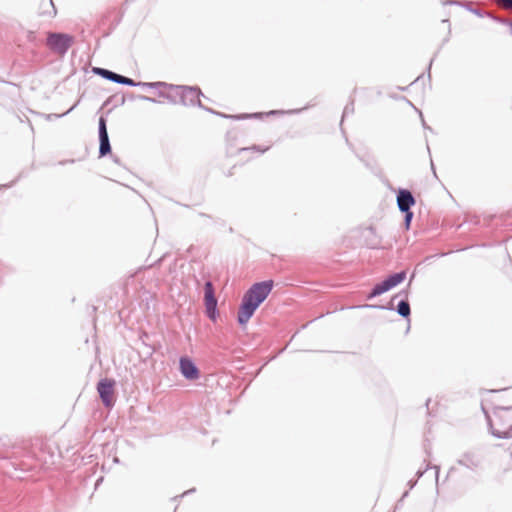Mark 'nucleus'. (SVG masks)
I'll return each instance as SVG.
<instances>
[{
  "mask_svg": "<svg viewBox=\"0 0 512 512\" xmlns=\"http://www.w3.org/2000/svg\"><path fill=\"white\" fill-rule=\"evenodd\" d=\"M130 87H142V88H149V89H159L164 88L166 90H169V86H173V84H169L166 82H136L134 81V84L129 85Z\"/></svg>",
  "mask_w": 512,
  "mask_h": 512,
  "instance_id": "nucleus-13",
  "label": "nucleus"
},
{
  "mask_svg": "<svg viewBox=\"0 0 512 512\" xmlns=\"http://www.w3.org/2000/svg\"><path fill=\"white\" fill-rule=\"evenodd\" d=\"M404 214L403 226L405 230H409L411 227V223L414 217V213L412 210L402 212Z\"/></svg>",
  "mask_w": 512,
  "mask_h": 512,
  "instance_id": "nucleus-21",
  "label": "nucleus"
},
{
  "mask_svg": "<svg viewBox=\"0 0 512 512\" xmlns=\"http://www.w3.org/2000/svg\"><path fill=\"white\" fill-rule=\"evenodd\" d=\"M74 43V37L62 32H48L46 46L53 53L64 56Z\"/></svg>",
  "mask_w": 512,
  "mask_h": 512,
  "instance_id": "nucleus-5",
  "label": "nucleus"
},
{
  "mask_svg": "<svg viewBox=\"0 0 512 512\" xmlns=\"http://www.w3.org/2000/svg\"><path fill=\"white\" fill-rule=\"evenodd\" d=\"M430 401H431L430 399H427V401H426V407H427V409H429V403H430Z\"/></svg>",
  "mask_w": 512,
  "mask_h": 512,
  "instance_id": "nucleus-44",
  "label": "nucleus"
},
{
  "mask_svg": "<svg viewBox=\"0 0 512 512\" xmlns=\"http://www.w3.org/2000/svg\"><path fill=\"white\" fill-rule=\"evenodd\" d=\"M417 480L418 479H416V480L411 479V480L408 481V486H409L410 489H412L416 485Z\"/></svg>",
  "mask_w": 512,
  "mask_h": 512,
  "instance_id": "nucleus-36",
  "label": "nucleus"
},
{
  "mask_svg": "<svg viewBox=\"0 0 512 512\" xmlns=\"http://www.w3.org/2000/svg\"><path fill=\"white\" fill-rule=\"evenodd\" d=\"M424 449H425V452H426L427 456L429 457L431 455V452H430V449H429V445L425 444L424 445Z\"/></svg>",
  "mask_w": 512,
  "mask_h": 512,
  "instance_id": "nucleus-37",
  "label": "nucleus"
},
{
  "mask_svg": "<svg viewBox=\"0 0 512 512\" xmlns=\"http://www.w3.org/2000/svg\"><path fill=\"white\" fill-rule=\"evenodd\" d=\"M430 468L435 469V477H436V481H438L439 472H440V467H439V466H437V465L432 466L430 463H427V464H426L425 469H423V470H422V469H419V470L417 471V473H416L417 479L421 478V477L424 475V473H425L428 469H430Z\"/></svg>",
  "mask_w": 512,
  "mask_h": 512,
  "instance_id": "nucleus-18",
  "label": "nucleus"
},
{
  "mask_svg": "<svg viewBox=\"0 0 512 512\" xmlns=\"http://www.w3.org/2000/svg\"><path fill=\"white\" fill-rule=\"evenodd\" d=\"M431 170L433 171V173L436 175V172H435V166H434V163L433 161L431 160Z\"/></svg>",
  "mask_w": 512,
  "mask_h": 512,
  "instance_id": "nucleus-41",
  "label": "nucleus"
},
{
  "mask_svg": "<svg viewBox=\"0 0 512 512\" xmlns=\"http://www.w3.org/2000/svg\"><path fill=\"white\" fill-rule=\"evenodd\" d=\"M179 370L181 375L189 381L197 380L200 377V371L195 362L188 356H182L179 359Z\"/></svg>",
  "mask_w": 512,
  "mask_h": 512,
  "instance_id": "nucleus-10",
  "label": "nucleus"
},
{
  "mask_svg": "<svg viewBox=\"0 0 512 512\" xmlns=\"http://www.w3.org/2000/svg\"><path fill=\"white\" fill-rule=\"evenodd\" d=\"M250 150H253V151H256V152H258L260 154H263V153H265L266 151L269 150V146L262 147L260 145H253L251 147L240 148L238 151L241 153V152L250 151Z\"/></svg>",
  "mask_w": 512,
  "mask_h": 512,
  "instance_id": "nucleus-22",
  "label": "nucleus"
},
{
  "mask_svg": "<svg viewBox=\"0 0 512 512\" xmlns=\"http://www.w3.org/2000/svg\"><path fill=\"white\" fill-rule=\"evenodd\" d=\"M193 492H195V488L189 489V490L185 491L183 494H181L179 496H175L174 498H172V500H177L178 498H182L185 495L193 493Z\"/></svg>",
  "mask_w": 512,
  "mask_h": 512,
  "instance_id": "nucleus-30",
  "label": "nucleus"
},
{
  "mask_svg": "<svg viewBox=\"0 0 512 512\" xmlns=\"http://www.w3.org/2000/svg\"><path fill=\"white\" fill-rule=\"evenodd\" d=\"M15 182H16V180H15V181H12L11 183H9V184H7V185H4V186H5V187H8V188H9V187H12V186L14 185V183H15Z\"/></svg>",
  "mask_w": 512,
  "mask_h": 512,
  "instance_id": "nucleus-42",
  "label": "nucleus"
},
{
  "mask_svg": "<svg viewBox=\"0 0 512 512\" xmlns=\"http://www.w3.org/2000/svg\"><path fill=\"white\" fill-rule=\"evenodd\" d=\"M74 107H75V105H74V106H72L71 108H69V110H68V111H66L65 113H63V114H61V115H56V117H62V116L67 115L70 111H72V110L74 109Z\"/></svg>",
  "mask_w": 512,
  "mask_h": 512,
  "instance_id": "nucleus-38",
  "label": "nucleus"
},
{
  "mask_svg": "<svg viewBox=\"0 0 512 512\" xmlns=\"http://www.w3.org/2000/svg\"><path fill=\"white\" fill-rule=\"evenodd\" d=\"M407 273L405 270L392 273L388 275L385 279L389 283L390 287L393 289L394 287L401 284L406 279Z\"/></svg>",
  "mask_w": 512,
  "mask_h": 512,
  "instance_id": "nucleus-14",
  "label": "nucleus"
},
{
  "mask_svg": "<svg viewBox=\"0 0 512 512\" xmlns=\"http://www.w3.org/2000/svg\"><path fill=\"white\" fill-rule=\"evenodd\" d=\"M415 275H416V273H415V271H414V272L411 274V276H410L409 284H410V283L412 282V280L415 278Z\"/></svg>",
  "mask_w": 512,
  "mask_h": 512,
  "instance_id": "nucleus-40",
  "label": "nucleus"
},
{
  "mask_svg": "<svg viewBox=\"0 0 512 512\" xmlns=\"http://www.w3.org/2000/svg\"><path fill=\"white\" fill-rule=\"evenodd\" d=\"M373 287H374V292H377L379 296L392 289L386 279L375 284Z\"/></svg>",
  "mask_w": 512,
  "mask_h": 512,
  "instance_id": "nucleus-17",
  "label": "nucleus"
},
{
  "mask_svg": "<svg viewBox=\"0 0 512 512\" xmlns=\"http://www.w3.org/2000/svg\"><path fill=\"white\" fill-rule=\"evenodd\" d=\"M408 495V491H406L404 494H403V498L406 497Z\"/></svg>",
  "mask_w": 512,
  "mask_h": 512,
  "instance_id": "nucleus-48",
  "label": "nucleus"
},
{
  "mask_svg": "<svg viewBox=\"0 0 512 512\" xmlns=\"http://www.w3.org/2000/svg\"><path fill=\"white\" fill-rule=\"evenodd\" d=\"M99 158L111 155V143L107 131V119L101 115L98 121Z\"/></svg>",
  "mask_w": 512,
  "mask_h": 512,
  "instance_id": "nucleus-8",
  "label": "nucleus"
},
{
  "mask_svg": "<svg viewBox=\"0 0 512 512\" xmlns=\"http://www.w3.org/2000/svg\"><path fill=\"white\" fill-rule=\"evenodd\" d=\"M127 97L131 101H134V100L138 99V95L134 94V93H129Z\"/></svg>",
  "mask_w": 512,
  "mask_h": 512,
  "instance_id": "nucleus-35",
  "label": "nucleus"
},
{
  "mask_svg": "<svg viewBox=\"0 0 512 512\" xmlns=\"http://www.w3.org/2000/svg\"><path fill=\"white\" fill-rule=\"evenodd\" d=\"M204 305L206 316L212 322H216L219 317L218 299L215 295L213 283L210 280L204 284Z\"/></svg>",
  "mask_w": 512,
  "mask_h": 512,
  "instance_id": "nucleus-6",
  "label": "nucleus"
},
{
  "mask_svg": "<svg viewBox=\"0 0 512 512\" xmlns=\"http://www.w3.org/2000/svg\"><path fill=\"white\" fill-rule=\"evenodd\" d=\"M463 7H465L469 12L473 13L474 15L478 16V17H485V16H489L493 19L494 16L490 15L489 13L481 10V9H478V8H473L471 6V3L469 1H465L463 4H461Z\"/></svg>",
  "mask_w": 512,
  "mask_h": 512,
  "instance_id": "nucleus-16",
  "label": "nucleus"
},
{
  "mask_svg": "<svg viewBox=\"0 0 512 512\" xmlns=\"http://www.w3.org/2000/svg\"><path fill=\"white\" fill-rule=\"evenodd\" d=\"M135 1L136 0H126V2H130V3L135 2Z\"/></svg>",
  "mask_w": 512,
  "mask_h": 512,
  "instance_id": "nucleus-49",
  "label": "nucleus"
},
{
  "mask_svg": "<svg viewBox=\"0 0 512 512\" xmlns=\"http://www.w3.org/2000/svg\"><path fill=\"white\" fill-rule=\"evenodd\" d=\"M138 100L151 102V103H160V101H158L157 99H155L153 97H149V96L141 95V94H138Z\"/></svg>",
  "mask_w": 512,
  "mask_h": 512,
  "instance_id": "nucleus-27",
  "label": "nucleus"
},
{
  "mask_svg": "<svg viewBox=\"0 0 512 512\" xmlns=\"http://www.w3.org/2000/svg\"><path fill=\"white\" fill-rule=\"evenodd\" d=\"M110 156H111V158H112V160H113V162H114V163H116V164L120 165V158H119L118 156L113 155L112 153H111V155H110Z\"/></svg>",
  "mask_w": 512,
  "mask_h": 512,
  "instance_id": "nucleus-34",
  "label": "nucleus"
},
{
  "mask_svg": "<svg viewBox=\"0 0 512 512\" xmlns=\"http://www.w3.org/2000/svg\"><path fill=\"white\" fill-rule=\"evenodd\" d=\"M493 20H495L501 24L508 25L510 27V32L512 34V20L507 21V20L500 19L499 17H493Z\"/></svg>",
  "mask_w": 512,
  "mask_h": 512,
  "instance_id": "nucleus-28",
  "label": "nucleus"
},
{
  "mask_svg": "<svg viewBox=\"0 0 512 512\" xmlns=\"http://www.w3.org/2000/svg\"><path fill=\"white\" fill-rule=\"evenodd\" d=\"M41 10H48V9H47V7H44V8H43V7L41 6V7H40V11H41Z\"/></svg>",
  "mask_w": 512,
  "mask_h": 512,
  "instance_id": "nucleus-45",
  "label": "nucleus"
},
{
  "mask_svg": "<svg viewBox=\"0 0 512 512\" xmlns=\"http://www.w3.org/2000/svg\"><path fill=\"white\" fill-rule=\"evenodd\" d=\"M457 463L461 466L473 470L478 467L479 460L475 458L474 454L465 453L460 459L457 460Z\"/></svg>",
  "mask_w": 512,
  "mask_h": 512,
  "instance_id": "nucleus-12",
  "label": "nucleus"
},
{
  "mask_svg": "<svg viewBox=\"0 0 512 512\" xmlns=\"http://www.w3.org/2000/svg\"><path fill=\"white\" fill-rule=\"evenodd\" d=\"M419 114H420V117H421V120H422L423 128L426 129V130L432 131V128L430 126H428L427 123L425 122L421 111H419Z\"/></svg>",
  "mask_w": 512,
  "mask_h": 512,
  "instance_id": "nucleus-31",
  "label": "nucleus"
},
{
  "mask_svg": "<svg viewBox=\"0 0 512 512\" xmlns=\"http://www.w3.org/2000/svg\"><path fill=\"white\" fill-rule=\"evenodd\" d=\"M274 287L273 280L256 282L244 293L237 312V322L246 326L256 310L267 299Z\"/></svg>",
  "mask_w": 512,
  "mask_h": 512,
  "instance_id": "nucleus-1",
  "label": "nucleus"
},
{
  "mask_svg": "<svg viewBox=\"0 0 512 512\" xmlns=\"http://www.w3.org/2000/svg\"><path fill=\"white\" fill-rule=\"evenodd\" d=\"M449 41V37H446L443 42H442V45L440 46V48L436 51V53L434 54V56L432 57V59L430 60L429 64H428V67H427V75H428V79L430 80L431 79V67H432V64H433V61L434 59L437 57L440 49L442 48L443 45H445L447 42Z\"/></svg>",
  "mask_w": 512,
  "mask_h": 512,
  "instance_id": "nucleus-23",
  "label": "nucleus"
},
{
  "mask_svg": "<svg viewBox=\"0 0 512 512\" xmlns=\"http://www.w3.org/2000/svg\"><path fill=\"white\" fill-rule=\"evenodd\" d=\"M198 215L200 217L204 218L206 225L216 224L220 220V218L213 217L212 215H209V214H206V213H202V212H200Z\"/></svg>",
  "mask_w": 512,
  "mask_h": 512,
  "instance_id": "nucleus-25",
  "label": "nucleus"
},
{
  "mask_svg": "<svg viewBox=\"0 0 512 512\" xmlns=\"http://www.w3.org/2000/svg\"><path fill=\"white\" fill-rule=\"evenodd\" d=\"M443 4L444 5H460L461 3L457 0H447Z\"/></svg>",
  "mask_w": 512,
  "mask_h": 512,
  "instance_id": "nucleus-32",
  "label": "nucleus"
},
{
  "mask_svg": "<svg viewBox=\"0 0 512 512\" xmlns=\"http://www.w3.org/2000/svg\"><path fill=\"white\" fill-rule=\"evenodd\" d=\"M169 90L178 91L180 95L179 104L183 106H198L212 114H215L217 116H220L222 118L227 119H246L251 117H258V114H238V115H231V114H225L219 111H215L211 108L205 107L202 105L200 101V97L203 96L202 91L197 86H186V85H174L169 86Z\"/></svg>",
  "mask_w": 512,
  "mask_h": 512,
  "instance_id": "nucleus-2",
  "label": "nucleus"
},
{
  "mask_svg": "<svg viewBox=\"0 0 512 512\" xmlns=\"http://www.w3.org/2000/svg\"><path fill=\"white\" fill-rule=\"evenodd\" d=\"M500 390H496V389H493V390H490V392H499Z\"/></svg>",
  "mask_w": 512,
  "mask_h": 512,
  "instance_id": "nucleus-47",
  "label": "nucleus"
},
{
  "mask_svg": "<svg viewBox=\"0 0 512 512\" xmlns=\"http://www.w3.org/2000/svg\"><path fill=\"white\" fill-rule=\"evenodd\" d=\"M112 100H116L117 101V104L119 105H123L126 101V96L125 95H121L118 99V96L117 95H113L112 97H110L106 102L105 104L109 103L110 101Z\"/></svg>",
  "mask_w": 512,
  "mask_h": 512,
  "instance_id": "nucleus-26",
  "label": "nucleus"
},
{
  "mask_svg": "<svg viewBox=\"0 0 512 512\" xmlns=\"http://www.w3.org/2000/svg\"><path fill=\"white\" fill-rule=\"evenodd\" d=\"M158 94L160 97L167 99L172 104H179L181 94L178 91L167 90L165 92V91L159 90Z\"/></svg>",
  "mask_w": 512,
  "mask_h": 512,
  "instance_id": "nucleus-15",
  "label": "nucleus"
},
{
  "mask_svg": "<svg viewBox=\"0 0 512 512\" xmlns=\"http://www.w3.org/2000/svg\"><path fill=\"white\" fill-rule=\"evenodd\" d=\"M12 271V269L10 267H8L7 265H5L4 263L0 262V272H3V271Z\"/></svg>",
  "mask_w": 512,
  "mask_h": 512,
  "instance_id": "nucleus-33",
  "label": "nucleus"
},
{
  "mask_svg": "<svg viewBox=\"0 0 512 512\" xmlns=\"http://www.w3.org/2000/svg\"><path fill=\"white\" fill-rule=\"evenodd\" d=\"M396 202L400 212H406L416 204L413 193L406 188H399L396 193Z\"/></svg>",
  "mask_w": 512,
  "mask_h": 512,
  "instance_id": "nucleus-11",
  "label": "nucleus"
},
{
  "mask_svg": "<svg viewBox=\"0 0 512 512\" xmlns=\"http://www.w3.org/2000/svg\"><path fill=\"white\" fill-rule=\"evenodd\" d=\"M482 411L485 415L487 425L490 433L498 439H511L512 438V406H495L493 408V416L495 423L489 412L482 406Z\"/></svg>",
  "mask_w": 512,
  "mask_h": 512,
  "instance_id": "nucleus-3",
  "label": "nucleus"
},
{
  "mask_svg": "<svg viewBox=\"0 0 512 512\" xmlns=\"http://www.w3.org/2000/svg\"><path fill=\"white\" fill-rule=\"evenodd\" d=\"M353 113H354V100L351 99L350 102L347 103L346 106L344 107L341 123L343 122V120L346 116H348L349 114H353Z\"/></svg>",
  "mask_w": 512,
  "mask_h": 512,
  "instance_id": "nucleus-24",
  "label": "nucleus"
},
{
  "mask_svg": "<svg viewBox=\"0 0 512 512\" xmlns=\"http://www.w3.org/2000/svg\"><path fill=\"white\" fill-rule=\"evenodd\" d=\"M313 105L311 104H308L307 106L303 107V108H300V109H292V110H289V111H283V110H272L269 112L270 115H276V114H284V113H287V114H298L306 109H308L309 107H312Z\"/></svg>",
  "mask_w": 512,
  "mask_h": 512,
  "instance_id": "nucleus-19",
  "label": "nucleus"
},
{
  "mask_svg": "<svg viewBox=\"0 0 512 512\" xmlns=\"http://www.w3.org/2000/svg\"><path fill=\"white\" fill-rule=\"evenodd\" d=\"M115 380L112 378H102L97 383V392L106 408H111L115 404L114 387Z\"/></svg>",
  "mask_w": 512,
  "mask_h": 512,
  "instance_id": "nucleus-7",
  "label": "nucleus"
},
{
  "mask_svg": "<svg viewBox=\"0 0 512 512\" xmlns=\"http://www.w3.org/2000/svg\"><path fill=\"white\" fill-rule=\"evenodd\" d=\"M233 132L232 131H228L227 134H226V139L227 141H230V139L233 137L232 136Z\"/></svg>",
  "mask_w": 512,
  "mask_h": 512,
  "instance_id": "nucleus-39",
  "label": "nucleus"
},
{
  "mask_svg": "<svg viewBox=\"0 0 512 512\" xmlns=\"http://www.w3.org/2000/svg\"><path fill=\"white\" fill-rule=\"evenodd\" d=\"M379 296L377 292H374V287L369 291V293L366 295L367 300H371L375 297Z\"/></svg>",
  "mask_w": 512,
  "mask_h": 512,
  "instance_id": "nucleus-29",
  "label": "nucleus"
},
{
  "mask_svg": "<svg viewBox=\"0 0 512 512\" xmlns=\"http://www.w3.org/2000/svg\"><path fill=\"white\" fill-rule=\"evenodd\" d=\"M399 89H400V90H402V91H405V90H406V88H405V87H399Z\"/></svg>",
  "mask_w": 512,
  "mask_h": 512,
  "instance_id": "nucleus-46",
  "label": "nucleus"
},
{
  "mask_svg": "<svg viewBox=\"0 0 512 512\" xmlns=\"http://www.w3.org/2000/svg\"><path fill=\"white\" fill-rule=\"evenodd\" d=\"M408 290L404 289L393 295L390 302L382 304H362L353 308L360 309H379V310H395L398 315L410 322L411 307L408 301Z\"/></svg>",
  "mask_w": 512,
  "mask_h": 512,
  "instance_id": "nucleus-4",
  "label": "nucleus"
},
{
  "mask_svg": "<svg viewBox=\"0 0 512 512\" xmlns=\"http://www.w3.org/2000/svg\"><path fill=\"white\" fill-rule=\"evenodd\" d=\"M434 257H435V255L427 256V257L425 258V261H428V260H430V259H432V258H434Z\"/></svg>",
  "mask_w": 512,
  "mask_h": 512,
  "instance_id": "nucleus-43",
  "label": "nucleus"
},
{
  "mask_svg": "<svg viewBox=\"0 0 512 512\" xmlns=\"http://www.w3.org/2000/svg\"><path fill=\"white\" fill-rule=\"evenodd\" d=\"M48 6L50 7V10H41L39 11V14L41 16L55 17L57 14V10L53 3V0H49Z\"/></svg>",
  "mask_w": 512,
  "mask_h": 512,
  "instance_id": "nucleus-20",
  "label": "nucleus"
},
{
  "mask_svg": "<svg viewBox=\"0 0 512 512\" xmlns=\"http://www.w3.org/2000/svg\"><path fill=\"white\" fill-rule=\"evenodd\" d=\"M92 72L95 75L100 76L103 79L111 81L113 83H117V84H121V85H126V86L134 84V80L132 78L126 77V76L121 75V74H118V73H116L114 71H111L109 69H106V68L93 67L92 68Z\"/></svg>",
  "mask_w": 512,
  "mask_h": 512,
  "instance_id": "nucleus-9",
  "label": "nucleus"
}]
</instances>
